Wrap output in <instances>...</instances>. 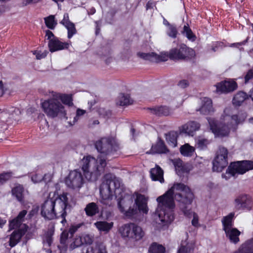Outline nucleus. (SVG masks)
Listing matches in <instances>:
<instances>
[{
  "label": "nucleus",
  "mask_w": 253,
  "mask_h": 253,
  "mask_svg": "<svg viewBox=\"0 0 253 253\" xmlns=\"http://www.w3.org/2000/svg\"><path fill=\"white\" fill-rule=\"evenodd\" d=\"M177 85L180 88H185L189 86V83L186 80H182L179 82Z\"/></svg>",
  "instance_id": "3c124183"
},
{
  "label": "nucleus",
  "mask_w": 253,
  "mask_h": 253,
  "mask_svg": "<svg viewBox=\"0 0 253 253\" xmlns=\"http://www.w3.org/2000/svg\"><path fill=\"white\" fill-rule=\"evenodd\" d=\"M163 174V170L158 166H156L155 168L152 169L150 170L152 179L154 181H159L162 183L164 182Z\"/></svg>",
  "instance_id": "5701e85b"
},
{
  "label": "nucleus",
  "mask_w": 253,
  "mask_h": 253,
  "mask_svg": "<svg viewBox=\"0 0 253 253\" xmlns=\"http://www.w3.org/2000/svg\"><path fill=\"white\" fill-rule=\"evenodd\" d=\"M27 213V211L23 210L19 212L18 216L13 220L10 221L9 227L10 229L18 227L24 220V217Z\"/></svg>",
  "instance_id": "a878e982"
},
{
  "label": "nucleus",
  "mask_w": 253,
  "mask_h": 253,
  "mask_svg": "<svg viewBox=\"0 0 253 253\" xmlns=\"http://www.w3.org/2000/svg\"><path fill=\"white\" fill-rule=\"evenodd\" d=\"M178 202V206L184 214L189 216L191 213L190 207L194 199V195L190 188L183 184L177 183L163 195L159 196L156 211L157 221L162 224L170 223L174 219L171 210L174 207L173 199Z\"/></svg>",
  "instance_id": "f257e3e1"
},
{
  "label": "nucleus",
  "mask_w": 253,
  "mask_h": 253,
  "mask_svg": "<svg viewBox=\"0 0 253 253\" xmlns=\"http://www.w3.org/2000/svg\"><path fill=\"white\" fill-rule=\"evenodd\" d=\"M172 163L177 172L180 173L181 172H187L188 171L185 165L180 159H174L172 160Z\"/></svg>",
  "instance_id": "72a5a7b5"
},
{
  "label": "nucleus",
  "mask_w": 253,
  "mask_h": 253,
  "mask_svg": "<svg viewBox=\"0 0 253 253\" xmlns=\"http://www.w3.org/2000/svg\"><path fill=\"white\" fill-rule=\"evenodd\" d=\"M120 181L115 176L107 174L100 187V202L106 206L112 205L113 194L119 190Z\"/></svg>",
  "instance_id": "39448f33"
},
{
  "label": "nucleus",
  "mask_w": 253,
  "mask_h": 253,
  "mask_svg": "<svg viewBox=\"0 0 253 253\" xmlns=\"http://www.w3.org/2000/svg\"><path fill=\"white\" fill-rule=\"evenodd\" d=\"M208 121L210 126V129L215 136L225 137L227 136L230 132L231 128H235L240 122L237 115H226L224 118V124L218 125L216 121L212 118H208Z\"/></svg>",
  "instance_id": "423d86ee"
},
{
  "label": "nucleus",
  "mask_w": 253,
  "mask_h": 253,
  "mask_svg": "<svg viewBox=\"0 0 253 253\" xmlns=\"http://www.w3.org/2000/svg\"><path fill=\"white\" fill-rule=\"evenodd\" d=\"M6 222V220L0 217V227H2Z\"/></svg>",
  "instance_id": "0e129e2a"
},
{
  "label": "nucleus",
  "mask_w": 253,
  "mask_h": 253,
  "mask_svg": "<svg viewBox=\"0 0 253 253\" xmlns=\"http://www.w3.org/2000/svg\"><path fill=\"white\" fill-rule=\"evenodd\" d=\"M106 166V159L99 156L97 159L87 156L82 161V169L85 178L90 181H95L104 172Z\"/></svg>",
  "instance_id": "20e7f679"
},
{
  "label": "nucleus",
  "mask_w": 253,
  "mask_h": 253,
  "mask_svg": "<svg viewBox=\"0 0 253 253\" xmlns=\"http://www.w3.org/2000/svg\"><path fill=\"white\" fill-rule=\"evenodd\" d=\"M24 230L14 231L10 235L9 245L11 247H14L20 241L21 237L25 234Z\"/></svg>",
  "instance_id": "b1692460"
},
{
  "label": "nucleus",
  "mask_w": 253,
  "mask_h": 253,
  "mask_svg": "<svg viewBox=\"0 0 253 253\" xmlns=\"http://www.w3.org/2000/svg\"><path fill=\"white\" fill-rule=\"evenodd\" d=\"M50 94L51 96L55 97L57 100L59 101L61 100L64 104L67 105L69 106H72L73 104L71 95L61 94L53 91H50Z\"/></svg>",
  "instance_id": "412c9836"
},
{
  "label": "nucleus",
  "mask_w": 253,
  "mask_h": 253,
  "mask_svg": "<svg viewBox=\"0 0 253 253\" xmlns=\"http://www.w3.org/2000/svg\"><path fill=\"white\" fill-rule=\"evenodd\" d=\"M85 113V110L78 109L76 111V115L74 117L73 121L72 122H69V124L71 125H74L81 118V117L84 116Z\"/></svg>",
  "instance_id": "79ce46f5"
},
{
  "label": "nucleus",
  "mask_w": 253,
  "mask_h": 253,
  "mask_svg": "<svg viewBox=\"0 0 253 253\" xmlns=\"http://www.w3.org/2000/svg\"><path fill=\"white\" fill-rule=\"evenodd\" d=\"M119 231L122 237L136 241L141 239L144 235V232L142 228L132 223L123 225L120 227Z\"/></svg>",
  "instance_id": "1a4fd4ad"
},
{
  "label": "nucleus",
  "mask_w": 253,
  "mask_h": 253,
  "mask_svg": "<svg viewBox=\"0 0 253 253\" xmlns=\"http://www.w3.org/2000/svg\"><path fill=\"white\" fill-rule=\"evenodd\" d=\"M200 114L207 115L214 112L211 100L207 97H204L200 99V107L196 109Z\"/></svg>",
  "instance_id": "f3484780"
},
{
  "label": "nucleus",
  "mask_w": 253,
  "mask_h": 253,
  "mask_svg": "<svg viewBox=\"0 0 253 253\" xmlns=\"http://www.w3.org/2000/svg\"><path fill=\"white\" fill-rule=\"evenodd\" d=\"M215 86L217 92L228 93L236 90L238 87V85L235 81L232 79H229L217 83L215 85Z\"/></svg>",
  "instance_id": "2eb2a0df"
},
{
  "label": "nucleus",
  "mask_w": 253,
  "mask_h": 253,
  "mask_svg": "<svg viewBox=\"0 0 253 253\" xmlns=\"http://www.w3.org/2000/svg\"><path fill=\"white\" fill-rule=\"evenodd\" d=\"M6 8L4 5L0 6V15L6 11Z\"/></svg>",
  "instance_id": "680f3d73"
},
{
  "label": "nucleus",
  "mask_w": 253,
  "mask_h": 253,
  "mask_svg": "<svg viewBox=\"0 0 253 253\" xmlns=\"http://www.w3.org/2000/svg\"><path fill=\"white\" fill-rule=\"evenodd\" d=\"M234 253H253V238L247 240Z\"/></svg>",
  "instance_id": "393cba45"
},
{
  "label": "nucleus",
  "mask_w": 253,
  "mask_h": 253,
  "mask_svg": "<svg viewBox=\"0 0 253 253\" xmlns=\"http://www.w3.org/2000/svg\"><path fill=\"white\" fill-rule=\"evenodd\" d=\"M195 54L193 49L187 47L185 44H181L169 51V57L173 60L183 59L186 58H191Z\"/></svg>",
  "instance_id": "f8f14e48"
},
{
  "label": "nucleus",
  "mask_w": 253,
  "mask_h": 253,
  "mask_svg": "<svg viewBox=\"0 0 253 253\" xmlns=\"http://www.w3.org/2000/svg\"><path fill=\"white\" fill-rule=\"evenodd\" d=\"M242 44V43L241 42H237V43H234L232 44L230 46H237L239 45H241Z\"/></svg>",
  "instance_id": "338daca9"
},
{
  "label": "nucleus",
  "mask_w": 253,
  "mask_h": 253,
  "mask_svg": "<svg viewBox=\"0 0 253 253\" xmlns=\"http://www.w3.org/2000/svg\"><path fill=\"white\" fill-rule=\"evenodd\" d=\"M180 151L183 156L191 157L193 156L194 153L195 148L190 146L189 144L186 143L180 147Z\"/></svg>",
  "instance_id": "473e14b6"
},
{
  "label": "nucleus",
  "mask_w": 253,
  "mask_h": 253,
  "mask_svg": "<svg viewBox=\"0 0 253 253\" xmlns=\"http://www.w3.org/2000/svg\"><path fill=\"white\" fill-rule=\"evenodd\" d=\"M99 124V122L98 120H92V121H90L88 126L89 127H92L94 125H98Z\"/></svg>",
  "instance_id": "13d9d810"
},
{
  "label": "nucleus",
  "mask_w": 253,
  "mask_h": 253,
  "mask_svg": "<svg viewBox=\"0 0 253 253\" xmlns=\"http://www.w3.org/2000/svg\"><path fill=\"white\" fill-rule=\"evenodd\" d=\"M201 125L196 121H190L179 127L180 133H185L189 136H193L196 131L199 130Z\"/></svg>",
  "instance_id": "dca6fc26"
},
{
  "label": "nucleus",
  "mask_w": 253,
  "mask_h": 253,
  "mask_svg": "<svg viewBox=\"0 0 253 253\" xmlns=\"http://www.w3.org/2000/svg\"><path fill=\"white\" fill-rule=\"evenodd\" d=\"M234 215V212H230L227 215L225 216L222 218L221 222L223 226V230L224 231L233 227V220Z\"/></svg>",
  "instance_id": "cd10ccee"
},
{
  "label": "nucleus",
  "mask_w": 253,
  "mask_h": 253,
  "mask_svg": "<svg viewBox=\"0 0 253 253\" xmlns=\"http://www.w3.org/2000/svg\"><path fill=\"white\" fill-rule=\"evenodd\" d=\"M83 225V223H79L73 225L69 229V232L71 234H74L79 228Z\"/></svg>",
  "instance_id": "5fc2aeb1"
},
{
  "label": "nucleus",
  "mask_w": 253,
  "mask_h": 253,
  "mask_svg": "<svg viewBox=\"0 0 253 253\" xmlns=\"http://www.w3.org/2000/svg\"><path fill=\"white\" fill-rule=\"evenodd\" d=\"M252 205V198L247 194L239 195L234 201V206L237 210H250Z\"/></svg>",
  "instance_id": "4468645a"
},
{
  "label": "nucleus",
  "mask_w": 253,
  "mask_h": 253,
  "mask_svg": "<svg viewBox=\"0 0 253 253\" xmlns=\"http://www.w3.org/2000/svg\"><path fill=\"white\" fill-rule=\"evenodd\" d=\"M12 194L15 196L16 199L20 202H24V188L22 185H16L11 190Z\"/></svg>",
  "instance_id": "7c9ffc66"
},
{
  "label": "nucleus",
  "mask_w": 253,
  "mask_h": 253,
  "mask_svg": "<svg viewBox=\"0 0 253 253\" xmlns=\"http://www.w3.org/2000/svg\"><path fill=\"white\" fill-rule=\"evenodd\" d=\"M94 225L99 231L107 233L113 228L114 223L113 222H108L105 221H101L95 222Z\"/></svg>",
  "instance_id": "bb28decb"
},
{
  "label": "nucleus",
  "mask_w": 253,
  "mask_h": 253,
  "mask_svg": "<svg viewBox=\"0 0 253 253\" xmlns=\"http://www.w3.org/2000/svg\"><path fill=\"white\" fill-rule=\"evenodd\" d=\"M30 177L32 181L34 183L40 182L44 179L42 175L38 173L31 174Z\"/></svg>",
  "instance_id": "de8ad7c7"
},
{
  "label": "nucleus",
  "mask_w": 253,
  "mask_h": 253,
  "mask_svg": "<svg viewBox=\"0 0 253 253\" xmlns=\"http://www.w3.org/2000/svg\"><path fill=\"white\" fill-rule=\"evenodd\" d=\"M95 147L98 152L106 155L113 151H117L119 149L118 144L114 137L101 138L96 141Z\"/></svg>",
  "instance_id": "9d476101"
},
{
  "label": "nucleus",
  "mask_w": 253,
  "mask_h": 253,
  "mask_svg": "<svg viewBox=\"0 0 253 253\" xmlns=\"http://www.w3.org/2000/svg\"><path fill=\"white\" fill-rule=\"evenodd\" d=\"M44 21L46 26L50 29H53L57 25V22L54 19V16L52 15L45 17Z\"/></svg>",
  "instance_id": "ea45409f"
},
{
  "label": "nucleus",
  "mask_w": 253,
  "mask_h": 253,
  "mask_svg": "<svg viewBox=\"0 0 253 253\" xmlns=\"http://www.w3.org/2000/svg\"><path fill=\"white\" fill-rule=\"evenodd\" d=\"M253 169V161H243L231 163L226 170L222 174V177L225 180L229 179L236 174H243L247 171Z\"/></svg>",
  "instance_id": "6e6552de"
},
{
  "label": "nucleus",
  "mask_w": 253,
  "mask_h": 253,
  "mask_svg": "<svg viewBox=\"0 0 253 253\" xmlns=\"http://www.w3.org/2000/svg\"><path fill=\"white\" fill-rule=\"evenodd\" d=\"M60 23L63 25L67 29L68 38L69 39L71 38L74 35L76 34L77 31L75 25L69 20V16L67 13L64 14L63 19Z\"/></svg>",
  "instance_id": "aec40b11"
},
{
  "label": "nucleus",
  "mask_w": 253,
  "mask_h": 253,
  "mask_svg": "<svg viewBox=\"0 0 253 253\" xmlns=\"http://www.w3.org/2000/svg\"><path fill=\"white\" fill-rule=\"evenodd\" d=\"M67 239V236L66 234H64L63 233L61 235V243L62 244H65L66 240Z\"/></svg>",
  "instance_id": "052dcab7"
},
{
  "label": "nucleus",
  "mask_w": 253,
  "mask_h": 253,
  "mask_svg": "<svg viewBox=\"0 0 253 253\" xmlns=\"http://www.w3.org/2000/svg\"><path fill=\"white\" fill-rule=\"evenodd\" d=\"M247 98V95L246 93L242 91L238 92L233 99V104L235 106H240Z\"/></svg>",
  "instance_id": "c9c22d12"
},
{
  "label": "nucleus",
  "mask_w": 253,
  "mask_h": 253,
  "mask_svg": "<svg viewBox=\"0 0 253 253\" xmlns=\"http://www.w3.org/2000/svg\"><path fill=\"white\" fill-rule=\"evenodd\" d=\"M133 100L128 94H120L118 97L117 104L120 106H127L133 103Z\"/></svg>",
  "instance_id": "c756f323"
},
{
  "label": "nucleus",
  "mask_w": 253,
  "mask_h": 253,
  "mask_svg": "<svg viewBox=\"0 0 253 253\" xmlns=\"http://www.w3.org/2000/svg\"><path fill=\"white\" fill-rule=\"evenodd\" d=\"M41 0H23L22 3L23 5H27L31 3H36L40 1Z\"/></svg>",
  "instance_id": "6e6d98bb"
},
{
  "label": "nucleus",
  "mask_w": 253,
  "mask_h": 253,
  "mask_svg": "<svg viewBox=\"0 0 253 253\" xmlns=\"http://www.w3.org/2000/svg\"><path fill=\"white\" fill-rule=\"evenodd\" d=\"M167 33L169 37L172 38H175L177 34V31L176 27L173 25L169 26V27L168 28Z\"/></svg>",
  "instance_id": "49530a36"
},
{
  "label": "nucleus",
  "mask_w": 253,
  "mask_h": 253,
  "mask_svg": "<svg viewBox=\"0 0 253 253\" xmlns=\"http://www.w3.org/2000/svg\"><path fill=\"white\" fill-rule=\"evenodd\" d=\"M150 110L152 113L158 116H167L169 115L171 113V111L169 107L165 106L156 107L150 109Z\"/></svg>",
  "instance_id": "c85d7f7f"
},
{
  "label": "nucleus",
  "mask_w": 253,
  "mask_h": 253,
  "mask_svg": "<svg viewBox=\"0 0 253 253\" xmlns=\"http://www.w3.org/2000/svg\"><path fill=\"white\" fill-rule=\"evenodd\" d=\"M65 183L70 188H80L83 184V177L81 172L77 170L70 171L65 179Z\"/></svg>",
  "instance_id": "ddd939ff"
},
{
  "label": "nucleus",
  "mask_w": 253,
  "mask_h": 253,
  "mask_svg": "<svg viewBox=\"0 0 253 253\" xmlns=\"http://www.w3.org/2000/svg\"><path fill=\"white\" fill-rule=\"evenodd\" d=\"M71 44V42H63L60 41L57 38H54L49 41L48 45L51 52L68 48Z\"/></svg>",
  "instance_id": "6ab92c4d"
},
{
  "label": "nucleus",
  "mask_w": 253,
  "mask_h": 253,
  "mask_svg": "<svg viewBox=\"0 0 253 253\" xmlns=\"http://www.w3.org/2000/svg\"><path fill=\"white\" fill-rule=\"evenodd\" d=\"M86 253H107V252L103 245H95L86 248Z\"/></svg>",
  "instance_id": "e433bc0d"
},
{
  "label": "nucleus",
  "mask_w": 253,
  "mask_h": 253,
  "mask_svg": "<svg viewBox=\"0 0 253 253\" xmlns=\"http://www.w3.org/2000/svg\"><path fill=\"white\" fill-rule=\"evenodd\" d=\"M50 91H49L47 94L49 98L44 100L41 103L43 111L47 117L51 118L57 116L65 117L66 113L64 106L55 97L51 96Z\"/></svg>",
  "instance_id": "0eeeda50"
},
{
  "label": "nucleus",
  "mask_w": 253,
  "mask_h": 253,
  "mask_svg": "<svg viewBox=\"0 0 253 253\" xmlns=\"http://www.w3.org/2000/svg\"><path fill=\"white\" fill-rule=\"evenodd\" d=\"M194 249V245L182 242L177 253H190Z\"/></svg>",
  "instance_id": "4c0bfd02"
},
{
  "label": "nucleus",
  "mask_w": 253,
  "mask_h": 253,
  "mask_svg": "<svg viewBox=\"0 0 253 253\" xmlns=\"http://www.w3.org/2000/svg\"><path fill=\"white\" fill-rule=\"evenodd\" d=\"M250 92V96L251 97V98L253 100V88L252 90H251Z\"/></svg>",
  "instance_id": "774afa93"
},
{
  "label": "nucleus",
  "mask_w": 253,
  "mask_h": 253,
  "mask_svg": "<svg viewBox=\"0 0 253 253\" xmlns=\"http://www.w3.org/2000/svg\"><path fill=\"white\" fill-rule=\"evenodd\" d=\"M198 220L199 218L198 215L196 213L194 212L193 213V219L192 220V224L195 227L198 226L199 225Z\"/></svg>",
  "instance_id": "864d4df0"
},
{
  "label": "nucleus",
  "mask_w": 253,
  "mask_h": 253,
  "mask_svg": "<svg viewBox=\"0 0 253 253\" xmlns=\"http://www.w3.org/2000/svg\"><path fill=\"white\" fill-rule=\"evenodd\" d=\"M163 24L166 26H168V28L169 27V26H172V25H170L169 22L165 18H164L163 20Z\"/></svg>",
  "instance_id": "69168bd1"
},
{
  "label": "nucleus",
  "mask_w": 253,
  "mask_h": 253,
  "mask_svg": "<svg viewBox=\"0 0 253 253\" xmlns=\"http://www.w3.org/2000/svg\"><path fill=\"white\" fill-rule=\"evenodd\" d=\"M46 36L47 37V39L49 40L52 39V38H55L53 34L49 30H47L46 31Z\"/></svg>",
  "instance_id": "4d7b16f0"
},
{
  "label": "nucleus",
  "mask_w": 253,
  "mask_h": 253,
  "mask_svg": "<svg viewBox=\"0 0 253 253\" xmlns=\"http://www.w3.org/2000/svg\"><path fill=\"white\" fill-rule=\"evenodd\" d=\"M177 133L172 132L167 136L166 139L168 142L171 143L172 147H175L177 145Z\"/></svg>",
  "instance_id": "a19ab883"
},
{
  "label": "nucleus",
  "mask_w": 253,
  "mask_h": 253,
  "mask_svg": "<svg viewBox=\"0 0 253 253\" xmlns=\"http://www.w3.org/2000/svg\"><path fill=\"white\" fill-rule=\"evenodd\" d=\"M138 55L141 58L153 62L166 61L168 60V55L166 53H161L158 55L154 52L151 53H138Z\"/></svg>",
  "instance_id": "a211bd4d"
},
{
  "label": "nucleus",
  "mask_w": 253,
  "mask_h": 253,
  "mask_svg": "<svg viewBox=\"0 0 253 253\" xmlns=\"http://www.w3.org/2000/svg\"><path fill=\"white\" fill-rule=\"evenodd\" d=\"M34 54L36 55V58L39 60L45 57L47 55V52L44 51L43 52H41L40 51H35Z\"/></svg>",
  "instance_id": "603ef678"
},
{
  "label": "nucleus",
  "mask_w": 253,
  "mask_h": 253,
  "mask_svg": "<svg viewBox=\"0 0 253 253\" xmlns=\"http://www.w3.org/2000/svg\"><path fill=\"white\" fill-rule=\"evenodd\" d=\"M154 6V3L151 1H149L147 2V3L146 4V9H150V8H153Z\"/></svg>",
  "instance_id": "bf43d9fd"
},
{
  "label": "nucleus",
  "mask_w": 253,
  "mask_h": 253,
  "mask_svg": "<svg viewBox=\"0 0 253 253\" xmlns=\"http://www.w3.org/2000/svg\"><path fill=\"white\" fill-rule=\"evenodd\" d=\"M227 238L231 243L237 244L240 241L239 236L241 232L236 228H231L224 231Z\"/></svg>",
  "instance_id": "4be33fe9"
},
{
  "label": "nucleus",
  "mask_w": 253,
  "mask_h": 253,
  "mask_svg": "<svg viewBox=\"0 0 253 253\" xmlns=\"http://www.w3.org/2000/svg\"><path fill=\"white\" fill-rule=\"evenodd\" d=\"M67 193H63L60 195L46 200L41 206V214L44 218L52 220L54 218H61V222L64 225L67 221L66 217V208L68 205V198Z\"/></svg>",
  "instance_id": "f03ea898"
},
{
  "label": "nucleus",
  "mask_w": 253,
  "mask_h": 253,
  "mask_svg": "<svg viewBox=\"0 0 253 253\" xmlns=\"http://www.w3.org/2000/svg\"><path fill=\"white\" fill-rule=\"evenodd\" d=\"M209 144V141L205 138L200 139L197 142L198 147L201 149L205 148Z\"/></svg>",
  "instance_id": "09e8293b"
},
{
  "label": "nucleus",
  "mask_w": 253,
  "mask_h": 253,
  "mask_svg": "<svg viewBox=\"0 0 253 253\" xmlns=\"http://www.w3.org/2000/svg\"><path fill=\"white\" fill-rule=\"evenodd\" d=\"M93 242V237L89 235H85L80 239H77L74 242L73 244H71V248L74 249L79 247L82 243H84L86 244H91Z\"/></svg>",
  "instance_id": "2f4dec72"
},
{
  "label": "nucleus",
  "mask_w": 253,
  "mask_h": 253,
  "mask_svg": "<svg viewBox=\"0 0 253 253\" xmlns=\"http://www.w3.org/2000/svg\"><path fill=\"white\" fill-rule=\"evenodd\" d=\"M228 151L224 147L220 146L216 152L212 161V169L217 172L221 171L228 165Z\"/></svg>",
  "instance_id": "9b49d317"
},
{
  "label": "nucleus",
  "mask_w": 253,
  "mask_h": 253,
  "mask_svg": "<svg viewBox=\"0 0 253 253\" xmlns=\"http://www.w3.org/2000/svg\"><path fill=\"white\" fill-rule=\"evenodd\" d=\"M253 79V68L249 70L245 77V83H248L250 80Z\"/></svg>",
  "instance_id": "8fccbe9b"
},
{
  "label": "nucleus",
  "mask_w": 253,
  "mask_h": 253,
  "mask_svg": "<svg viewBox=\"0 0 253 253\" xmlns=\"http://www.w3.org/2000/svg\"><path fill=\"white\" fill-rule=\"evenodd\" d=\"M183 34L190 40L194 41L195 37L194 36L191 30L189 28L188 26L185 25L183 27Z\"/></svg>",
  "instance_id": "37998d69"
},
{
  "label": "nucleus",
  "mask_w": 253,
  "mask_h": 253,
  "mask_svg": "<svg viewBox=\"0 0 253 253\" xmlns=\"http://www.w3.org/2000/svg\"><path fill=\"white\" fill-rule=\"evenodd\" d=\"M165 248L156 243H153L149 249V253H165Z\"/></svg>",
  "instance_id": "58836bf2"
},
{
  "label": "nucleus",
  "mask_w": 253,
  "mask_h": 253,
  "mask_svg": "<svg viewBox=\"0 0 253 253\" xmlns=\"http://www.w3.org/2000/svg\"><path fill=\"white\" fill-rule=\"evenodd\" d=\"M13 177V174L11 172H4L0 174V185L2 184L6 181Z\"/></svg>",
  "instance_id": "c03bdc74"
},
{
  "label": "nucleus",
  "mask_w": 253,
  "mask_h": 253,
  "mask_svg": "<svg viewBox=\"0 0 253 253\" xmlns=\"http://www.w3.org/2000/svg\"><path fill=\"white\" fill-rule=\"evenodd\" d=\"M84 211L86 215L90 216L95 215L99 211L97 205L96 203L93 202L88 204L86 205Z\"/></svg>",
  "instance_id": "f704fd0d"
},
{
  "label": "nucleus",
  "mask_w": 253,
  "mask_h": 253,
  "mask_svg": "<svg viewBox=\"0 0 253 253\" xmlns=\"http://www.w3.org/2000/svg\"><path fill=\"white\" fill-rule=\"evenodd\" d=\"M156 152L158 153H165L168 151L164 143L163 142H158L155 146Z\"/></svg>",
  "instance_id": "a18cd8bd"
},
{
  "label": "nucleus",
  "mask_w": 253,
  "mask_h": 253,
  "mask_svg": "<svg viewBox=\"0 0 253 253\" xmlns=\"http://www.w3.org/2000/svg\"><path fill=\"white\" fill-rule=\"evenodd\" d=\"M3 94V84L1 81H0V97Z\"/></svg>",
  "instance_id": "e2e57ef3"
},
{
  "label": "nucleus",
  "mask_w": 253,
  "mask_h": 253,
  "mask_svg": "<svg viewBox=\"0 0 253 253\" xmlns=\"http://www.w3.org/2000/svg\"><path fill=\"white\" fill-rule=\"evenodd\" d=\"M118 207L120 211L128 217L137 214L138 211L145 214L148 211L146 199L144 196L139 194L136 195L134 203L133 196L124 195L118 201Z\"/></svg>",
  "instance_id": "7ed1b4c3"
}]
</instances>
